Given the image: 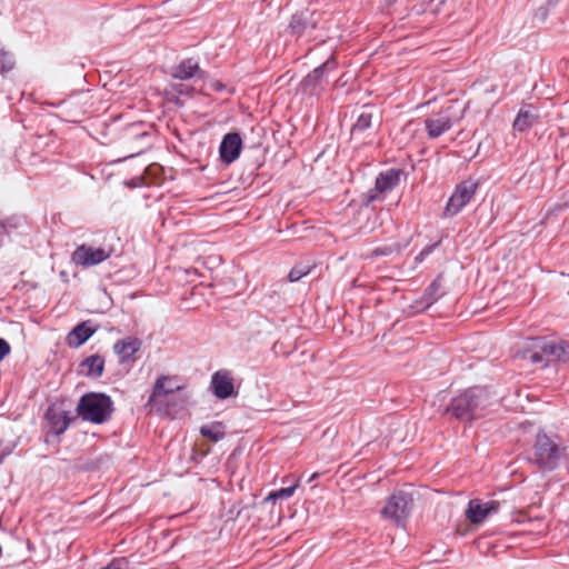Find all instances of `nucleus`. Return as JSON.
I'll list each match as a JSON object with an SVG mask.
<instances>
[{"label": "nucleus", "mask_w": 569, "mask_h": 569, "mask_svg": "<svg viewBox=\"0 0 569 569\" xmlns=\"http://www.w3.org/2000/svg\"><path fill=\"white\" fill-rule=\"evenodd\" d=\"M401 174L402 171L395 168L380 172L376 178L373 188L369 189L363 196V203L368 206L375 201L382 200L387 192L393 190L399 184Z\"/></svg>", "instance_id": "nucleus-9"}, {"label": "nucleus", "mask_w": 569, "mask_h": 569, "mask_svg": "<svg viewBox=\"0 0 569 569\" xmlns=\"http://www.w3.org/2000/svg\"><path fill=\"white\" fill-rule=\"evenodd\" d=\"M438 242L426 246L420 253L415 258L417 263L422 262L429 254L433 252V250L438 247Z\"/></svg>", "instance_id": "nucleus-31"}, {"label": "nucleus", "mask_w": 569, "mask_h": 569, "mask_svg": "<svg viewBox=\"0 0 569 569\" xmlns=\"http://www.w3.org/2000/svg\"><path fill=\"white\" fill-rule=\"evenodd\" d=\"M479 184L472 179L462 181L456 187L445 208L446 217H453L459 213L473 198Z\"/></svg>", "instance_id": "nucleus-10"}, {"label": "nucleus", "mask_w": 569, "mask_h": 569, "mask_svg": "<svg viewBox=\"0 0 569 569\" xmlns=\"http://www.w3.org/2000/svg\"><path fill=\"white\" fill-rule=\"evenodd\" d=\"M206 76H207V72L201 70L198 61H196L193 58H188V59L182 60L179 64H177L172 69V72H171V77L173 79H179V80H188L193 77L204 79Z\"/></svg>", "instance_id": "nucleus-18"}, {"label": "nucleus", "mask_w": 569, "mask_h": 569, "mask_svg": "<svg viewBox=\"0 0 569 569\" xmlns=\"http://www.w3.org/2000/svg\"><path fill=\"white\" fill-rule=\"evenodd\" d=\"M141 348V341L138 338H127L118 340L114 346V352L121 358L122 361L130 359Z\"/></svg>", "instance_id": "nucleus-22"}, {"label": "nucleus", "mask_w": 569, "mask_h": 569, "mask_svg": "<svg viewBox=\"0 0 569 569\" xmlns=\"http://www.w3.org/2000/svg\"><path fill=\"white\" fill-rule=\"evenodd\" d=\"M200 435L213 442L222 440L226 436V427L220 421H214L200 427Z\"/></svg>", "instance_id": "nucleus-24"}, {"label": "nucleus", "mask_w": 569, "mask_h": 569, "mask_svg": "<svg viewBox=\"0 0 569 569\" xmlns=\"http://www.w3.org/2000/svg\"><path fill=\"white\" fill-rule=\"evenodd\" d=\"M223 88H224V86L222 83H220V82H217L214 84V89L218 90V91H221Z\"/></svg>", "instance_id": "nucleus-35"}, {"label": "nucleus", "mask_w": 569, "mask_h": 569, "mask_svg": "<svg viewBox=\"0 0 569 569\" xmlns=\"http://www.w3.org/2000/svg\"><path fill=\"white\" fill-rule=\"evenodd\" d=\"M441 280L440 277H438L423 292V300L427 302V306L433 305L443 296L445 292L441 290Z\"/></svg>", "instance_id": "nucleus-26"}, {"label": "nucleus", "mask_w": 569, "mask_h": 569, "mask_svg": "<svg viewBox=\"0 0 569 569\" xmlns=\"http://www.w3.org/2000/svg\"><path fill=\"white\" fill-rule=\"evenodd\" d=\"M177 390H180V387L172 385L170 378L164 376L159 377L153 385L149 402H156L159 398L173 393Z\"/></svg>", "instance_id": "nucleus-23"}, {"label": "nucleus", "mask_w": 569, "mask_h": 569, "mask_svg": "<svg viewBox=\"0 0 569 569\" xmlns=\"http://www.w3.org/2000/svg\"><path fill=\"white\" fill-rule=\"evenodd\" d=\"M46 418L48 419L52 431L58 436L62 435L68 429L72 420L67 411L57 412L52 409L47 410Z\"/></svg>", "instance_id": "nucleus-21"}, {"label": "nucleus", "mask_w": 569, "mask_h": 569, "mask_svg": "<svg viewBox=\"0 0 569 569\" xmlns=\"http://www.w3.org/2000/svg\"><path fill=\"white\" fill-rule=\"evenodd\" d=\"M171 88L180 96L192 97L194 93V88L184 83L172 84Z\"/></svg>", "instance_id": "nucleus-30"}, {"label": "nucleus", "mask_w": 569, "mask_h": 569, "mask_svg": "<svg viewBox=\"0 0 569 569\" xmlns=\"http://www.w3.org/2000/svg\"><path fill=\"white\" fill-rule=\"evenodd\" d=\"M10 345L3 338H0V361H2L10 353Z\"/></svg>", "instance_id": "nucleus-33"}, {"label": "nucleus", "mask_w": 569, "mask_h": 569, "mask_svg": "<svg viewBox=\"0 0 569 569\" xmlns=\"http://www.w3.org/2000/svg\"><path fill=\"white\" fill-rule=\"evenodd\" d=\"M403 249V246L400 243H392V244H386L381 247H377L372 250L371 256L372 257H382V256H390L392 253H400Z\"/></svg>", "instance_id": "nucleus-28"}, {"label": "nucleus", "mask_w": 569, "mask_h": 569, "mask_svg": "<svg viewBox=\"0 0 569 569\" xmlns=\"http://www.w3.org/2000/svg\"><path fill=\"white\" fill-rule=\"evenodd\" d=\"M337 67L333 57L309 72L300 82L299 90L303 94L319 97L328 86V74Z\"/></svg>", "instance_id": "nucleus-6"}, {"label": "nucleus", "mask_w": 569, "mask_h": 569, "mask_svg": "<svg viewBox=\"0 0 569 569\" xmlns=\"http://www.w3.org/2000/svg\"><path fill=\"white\" fill-rule=\"evenodd\" d=\"M317 477H318V475L313 473L308 481L311 482L312 480H316Z\"/></svg>", "instance_id": "nucleus-36"}, {"label": "nucleus", "mask_w": 569, "mask_h": 569, "mask_svg": "<svg viewBox=\"0 0 569 569\" xmlns=\"http://www.w3.org/2000/svg\"><path fill=\"white\" fill-rule=\"evenodd\" d=\"M566 458V447L545 432H538L532 446L531 461L542 471H553Z\"/></svg>", "instance_id": "nucleus-3"}, {"label": "nucleus", "mask_w": 569, "mask_h": 569, "mask_svg": "<svg viewBox=\"0 0 569 569\" xmlns=\"http://www.w3.org/2000/svg\"><path fill=\"white\" fill-rule=\"evenodd\" d=\"M446 0H430L433 11H438Z\"/></svg>", "instance_id": "nucleus-34"}, {"label": "nucleus", "mask_w": 569, "mask_h": 569, "mask_svg": "<svg viewBox=\"0 0 569 569\" xmlns=\"http://www.w3.org/2000/svg\"><path fill=\"white\" fill-rule=\"evenodd\" d=\"M96 332L90 320L78 323L67 336L66 343L70 348H79L87 342Z\"/></svg>", "instance_id": "nucleus-17"}, {"label": "nucleus", "mask_w": 569, "mask_h": 569, "mask_svg": "<svg viewBox=\"0 0 569 569\" xmlns=\"http://www.w3.org/2000/svg\"><path fill=\"white\" fill-rule=\"evenodd\" d=\"M317 24L316 12L303 10L291 17L288 29L289 32L297 38L310 39Z\"/></svg>", "instance_id": "nucleus-12"}, {"label": "nucleus", "mask_w": 569, "mask_h": 569, "mask_svg": "<svg viewBox=\"0 0 569 569\" xmlns=\"http://www.w3.org/2000/svg\"><path fill=\"white\" fill-rule=\"evenodd\" d=\"M127 561L123 558L112 560L108 566L101 569H126Z\"/></svg>", "instance_id": "nucleus-32"}, {"label": "nucleus", "mask_w": 569, "mask_h": 569, "mask_svg": "<svg viewBox=\"0 0 569 569\" xmlns=\"http://www.w3.org/2000/svg\"><path fill=\"white\" fill-rule=\"evenodd\" d=\"M490 403L491 396L487 388L470 387L451 398L443 409L442 416L470 426L475 420L485 416Z\"/></svg>", "instance_id": "nucleus-1"}, {"label": "nucleus", "mask_w": 569, "mask_h": 569, "mask_svg": "<svg viewBox=\"0 0 569 569\" xmlns=\"http://www.w3.org/2000/svg\"><path fill=\"white\" fill-rule=\"evenodd\" d=\"M113 252L112 247L94 248L88 244H80L72 252L71 261L77 266L89 268L106 261Z\"/></svg>", "instance_id": "nucleus-11"}, {"label": "nucleus", "mask_w": 569, "mask_h": 569, "mask_svg": "<svg viewBox=\"0 0 569 569\" xmlns=\"http://www.w3.org/2000/svg\"><path fill=\"white\" fill-rule=\"evenodd\" d=\"M242 148V139L238 132L227 133L220 143L219 153L222 162L230 164L238 159Z\"/></svg>", "instance_id": "nucleus-15"}, {"label": "nucleus", "mask_w": 569, "mask_h": 569, "mask_svg": "<svg viewBox=\"0 0 569 569\" xmlns=\"http://www.w3.org/2000/svg\"><path fill=\"white\" fill-rule=\"evenodd\" d=\"M152 134L144 128L141 122L131 123L126 128L124 131V148L127 154L124 158H133L151 147Z\"/></svg>", "instance_id": "nucleus-7"}, {"label": "nucleus", "mask_w": 569, "mask_h": 569, "mask_svg": "<svg viewBox=\"0 0 569 569\" xmlns=\"http://www.w3.org/2000/svg\"><path fill=\"white\" fill-rule=\"evenodd\" d=\"M81 372L91 378H99L104 370V359L100 355H91L79 365Z\"/></svg>", "instance_id": "nucleus-20"}, {"label": "nucleus", "mask_w": 569, "mask_h": 569, "mask_svg": "<svg viewBox=\"0 0 569 569\" xmlns=\"http://www.w3.org/2000/svg\"><path fill=\"white\" fill-rule=\"evenodd\" d=\"M113 402L106 393L89 392L83 395L78 405L77 413L84 421L101 425L110 420Z\"/></svg>", "instance_id": "nucleus-4"}, {"label": "nucleus", "mask_w": 569, "mask_h": 569, "mask_svg": "<svg viewBox=\"0 0 569 569\" xmlns=\"http://www.w3.org/2000/svg\"><path fill=\"white\" fill-rule=\"evenodd\" d=\"M373 112L370 108L366 109L358 116L356 122L351 127V136L356 137L372 126Z\"/></svg>", "instance_id": "nucleus-25"}, {"label": "nucleus", "mask_w": 569, "mask_h": 569, "mask_svg": "<svg viewBox=\"0 0 569 569\" xmlns=\"http://www.w3.org/2000/svg\"><path fill=\"white\" fill-rule=\"evenodd\" d=\"M413 506L412 496L405 491H397L390 496L381 510V516L395 523L402 525L408 518Z\"/></svg>", "instance_id": "nucleus-8"}, {"label": "nucleus", "mask_w": 569, "mask_h": 569, "mask_svg": "<svg viewBox=\"0 0 569 569\" xmlns=\"http://www.w3.org/2000/svg\"><path fill=\"white\" fill-rule=\"evenodd\" d=\"M466 107L458 102H451L439 112L430 114L425 120V127L429 138L436 139L448 131L455 123L459 122L465 116Z\"/></svg>", "instance_id": "nucleus-5"}, {"label": "nucleus", "mask_w": 569, "mask_h": 569, "mask_svg": "<svg viewBox=\"0 0 569 569\" xmlns=\"http://www.w3.org/2000/svg\"><path fill=\"white\" fill-rule=\"evenodd\" d=\"M311 271V267L298 264L295 266L288 273L290 282L299 281L302 277L307 276Z\"/></svg>", "instance_id": "nucleus-29"}, {"label": "nucleus", "mask_w": 569, "mask_h": 569, "mask_svg": "<svg viewBox=\"0 0 569 569\" xmlns=\"http://www.w3.org/2000/svg\"><path fill=\"white\" fill-rule=\"evenodd\" d=\"M516 358L546 368L550 362H569V341L550 340L546 337L529 338Z\"/></svg>", "instance_id": "nucleus-2"}, {"label": "nucleus", "mask_w": 569, "mask_h": 569, "mask_svg": "<svg viewBox=\"0 0 569 569\" xmlns=\"http://www.w3.org/2000/svg\"><path fill=\"white\" fill-rule=\"evenodd\" d=\"M210 386L218 399H228L237 393L229 370H218L214 372L211 377Z\"/></svg>", "instance_id": "nucleus-14"}, {"label": "nucleus", "mask_w": 569, "mask_h": 569, "mask_svg": "<svg viewBox=\"0 0 569 569\" xmlns=\"http://www.w3.org/2000/svg\"><path fill=\"white\" fill-rule=\"evenodd\" d=\"M569 10V0H548L546 4L539 7L535 14V21L545 23L549 16L562 19Z\"/></svg>", "instance_id": "nucleus-16"}, {"label": "nucleus", "mask_w": 569, "mask_h": 569, "mask_svg": "<svg viewBox=\"0 0 569 569\" xmlns=\"http://www.w3.org/2000/svg\"><path fill=\"white\" fill-rule=\"evenodd\" d=\"M499 507L500 503L495 500L483 502L480 499H471L468 503L466 517L471 523L479 525L489 516L497 513Z\"/></svg>", "instance_id": "nucleus-13"}, {"label": "nucleus", "mask_w": 569, "mask_h": 569, "mask_svg": "<svg viewBox=\"0 0 569 569\" xmlns=\"http://www.w3.org/2000/svg\"><path fill=\"white\" fill-rule=\"evenodd\" d=\"M538 119L537 110L532 104L522 106L513 121V129L517 131H526Z\"/></svg>", "instance_id": "nucleus-19"}, {"label": "nucleus", "mask_w": 569, "mask_h": 569, "mask_svg": "<svg viewBox=\"0 0 569 569\" xmlns=\"http://www.w3.org/2000/svg\"><path fill=\"white\" fill-rule=\"evenodd\" d=\"M298 487V481L292 485V486H289L287 488H280V489H277V490H272L271 492H269V495L263 499V503H269V502H276L277 500H287L289 499L295 490L297 489Z\"/></svg>", "instance_id": "nucleus-27"}]
</instances>
